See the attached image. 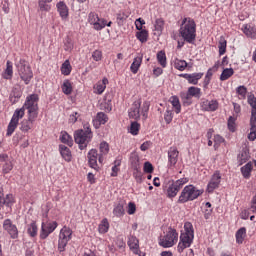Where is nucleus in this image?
<instances>
[{
  "instance_id": "nucleus-1",
  "label": "nucleus",
  "mask_w": 256,
  "mask_h": 256,
  "mask_svg": "<svg viewBox=\"0 0 256 256\" xmlns=\"http://www.w3.org/2000/svg\"><path fill=\"white\" fill-rule=\"evenodd\" d=\"M179 33L186 43H195L197 37V24H195V20L193 18H184Z\"/></svg>"
},
{
  "instance_id": "nucleus-2",
  "label": "nucleus",
  "mask_w": 256,
  "mask_h": 256,
  "mask_svg": "<svg viewBox=\"0 0 256 256\" xmlns=\"http://www.w3.org/2000/svg\"><path fill=\"white\" fill-rule=\"evenodd\" d=\"M193 239H195L193 224H191V222H186L184 224V231H182L180 235V241L177 247L178 253H183L185 249L191 247V245L193 244Z\"/></svg>"
},
{
  "instance_id": "nucleus-3",
  "label": "nucleus",
  "mask_w": 256,
  "mask_h": 256,
  "mask_svg": "<svg viewBox=\"0 0 256 256\" xmlns=\"http://www.w3.org/2000/svg\"><path fill=\"white\" fill-rule=\"evenodd\" d=\"M187 181V178H181L176 181L165 180L162 187L163 190L166 191L167 197H169V199H173V197H177V193L183 189V185H185Z\"/></svg>"
},
{
  "instance_id": "nucleus-4",
  "label": "nucleus",
  "mask_w": 256,
  "mask_h": 256,
  "mask_svg": "<svg viewBox=\"0 0 256 256\" xmlns=\"http://www.w3.org/2000/svg\"><path fill=\"white\" fill-rule=\"evenodd\" d=\"M91 139H93V132H91L89 125H84V129L77 130L74 133V141L77 143L81 151L87 148Z\"/></svg>"
},
{
  "instance_id": "nucleus-5",
  "label": "nucleus",
  "mask_w": 256,
  "mask_h": 256,
  "mask_svg": "<svg viewBox=\"0 0 256 256\" xmlns=\"http://www.w3.org/2000/svg\"><path fill=\"white\" fill-rule=\"evenodd\" d=\"M200 195H203V190L195 188L193 185H187L182 190L178 203H187L189 201H195Z\"/></svg>"
},
{
  "instance_id": "nucleus-6",
  "label": "nucleus",
  "mask_w": 256,
  "mask_h": 256,
  "mask_svg": "<svg viewBox=\"0 0 256 256\" xmlns=\"http://www.w3.org/2000/svg\"><path fill=\"white\" fill-rule=\"evenodd\" d=\"M16 67L22 81H24L25 85H29L31 79H33V71L31 70V66H29L24 59H20L18 62H16Z\"/></svg>"
},
{
  "instance_id": "nucleus-7",
  "label": "nucleus",
  "mask_w": 256,
  "mask_h": 256,
  "mask_svg": "<svg viewBox=\"0 0 256 256\" xmlns=\"http://www.w3.org/2000/svg\"><path fill=\"white\" fill-rule=\"evenodd\" d=\"M23 117H25V106H22V108H17L14 111L7 127V137H11V135L15 133V129H17V126L19 125V120L23 119Z\"/></svg>"
},
{
  "instance_id": "nucleus-8",
  "label": "nucleus",
  "mask_w": 256,
  "mask_h": 256,
  "mask_svg": "<svg viewBox=\"0 0 256 256\" xmlns=\"http://www.w3.org/2000/svg\"><path fill=\"white\" fill-rule=\"evenodd\" d=\"M39 96L37 94H32L26 98L23 105L24 109L28 110V115L33 117H39V106H38Z\"/></svg>"
},
{
  "instance_id": "nucleus-9",
  "label": "nucleus",
  "mask_w": 256,
  "mask_h": 256,
  "mask_svg": "<svg viewBox=\"0 0 256 256\" xmlns=\"http://www.w3.org/2000/svg\"><path fill=\"white\" fill-rule=\"evenodd\" d=\"M179 241V233L173 228H169L166 235L160 239L159 245L164 248L173 247Z\"/></svg>"
},
{
  "instance_id": "nucleus-10",
  "label": "nucleus",
  "mask_w": 256,
  "mask_h": 256,
  "mask_svg": "<svg viewBox=\"0 0 256 256\" xmlns=\"http://www.w3.org/2000/svg\"><path fill=\"white\" fill-rule=\"evenodd\" d=\"M73 235V230L71 228L64 226L60 230L59 239H58V251L63 253L65 251V247H67V243L71 241V237Z\"/></svg>"
},
{
  "instance_id": "nucleus-11",
  "label": "nucleus",
  "mask_w": 256,
  "mask_h": 256,
  "mask_svg": "<svg viewBox=\"0 0 256 256\" xmlns=\"http://www.w3.org/2000/svg\"><path fill=\"white\" fill-rule=\"evenodd\" d=\"M88 22L93 25L95 31H101L107 27V21L105 19H100L99 15L95 12H90L88 15Z\"/></svg>"
},
{
  "instance_id": "nucleus-12",
  "label": "nucleus",
  "mask_w": 256,
  "mask_h": 256,
  "mask_svg": "<svg viewBox=\"0 0 256 256\" xmlns=\"http://www.w3.org/2000/svg\"><path fill=\"white\" fill-rule=\"evenodd\" d=\"M57 222H42L40 230V239H47L53 231L57 229Z\"/></svg>"
},
{
  "instance_id": "nucleus-13",
  "label": "nucleus",
  "mask_w": 256,
  "mask_h": 256,
  "mask_svg": "<svg viewBox=\"0 0 256 256\" xmlns=\"http://www.w3.org/2000/svg\"><path fill=\"white\" fill-rule=\"evenodd\" d=\"M3 229L10 235L11 239H17L19 237V230L17 226L11 222L10 219L4 220Z\"/></svg>"
},
{
  "instance_id": "nucleus-14",
  "label": "nucleus",
  "mask_w": 256,
  "mask_h": 256,
  "mask_svg": "<svg viewBox=\"0 0 256 256\" xmlns=\"http://www.w3.org/2000/svg\"><path fill=\"white\" fill-rule=\"evenodd\" d=\"M38 116H33V114H28L27 119H23L20 123V130H22L23 133H29L31 129H33V123L37 120Z\"/></svg>"
},
{
  "instance_id": "nucleus-15",
  "label": "nucleus",
  "mask_w": 256,
  "mask_h": 256,
  "mask_svg": "<svg viewBox=\"0 0 256 256\" xmlns=\"http://www.w3.org/2000/svg\"><path fill=\"white\" fill-rule=\"evenodd\" d=\"M219 185H221V172L215 171L207 185L208 193H213L214 189H218Z\"/></svg>"
},
{
  "instance_id": "nucleus-16",
  "label": "nucleus",
  "mask_w": 256,
  "mask_h": 256,
  "mask_svg": "<svg viewBox=\"0 0 256 256\" xmlns=\"http://www.w3.org/2000/svg\"><path fill=\"white\" fill-rule=\"evenodd\" d=\"M139 109H141V100H136L128 111L130 119H135V121H137V119L141 117Z\"/></svg>"
},
{
  "instance_id": "nucleus-17",
  "label": "nucleus",
  "mask_w": 256,
  "mask_h": 256,
  "mask_svg": "<svg viewBox=\"0 0 256 256\" xmlns=\"http://www.w3.org/2000/svg\"><path fill=\"white\" fill-rule=\"evenodd\" d=\"M179 161V150L177 147H170L168 150V165L169 167H175Z\"/></svg>"
},
{
  "instance_id": "nucleus-18",
  "label": "nucleus",
  "mask_w": 256,
  "mask_h": 256,
  "mask_svg": "<svg viewBox=\"0 0 256 256\" xmlns=\"http://www.w3.org/2000/svg\"><path fill=\"white\" fill-rule=\"evenodd\" d=\"M202 111H217L219 102L217 100H203L200 104Z\"/></svg>"
},
{
  "instance_id": "nucleus-19",
  "label": "nucleus",
  "mask_w": 256,
  "mask_h": 256,
  "mask_svg": "<svg viewBox=\"0 0 256 256\" xmlns=\"http://www.w3.org/2000/svg\"><path fill=\"white\" fill-rule=\"evenodd\" d=\"M88 164L89 167H91V169H95V171H97V169H99V166L97 165V159H99V153L97 152L96 149H91L88 152Z\"/></svg>"
},
{
  "instance_id": "nucleus-20",
  "label": "nucleus",
  "mask_w": 256,
  "mask_h": 256,
  "mask_svg": "<svg viewBox=\"0 0 256 256\" xmlns=\"http://www.w3.org/2000/svg\"><path fill=\"white\" fill-rule=\"evenodd\" d=\"M179 77H183V79H187L190 85H197L199 80L203 78V72L192 73V74H180Z\"/></svg>"
},
{
  "instance_id": "nucleus-21",
  "label": "nucleus",
  "mask_w": 256,
  "mask_h": 256,
  "mask_svg": "<svg viewBox=\"0 0 256 256\" xmlns=\"http://www.w3.org/2000/svg\"><path fill=\"white\" fill-rule=\"evenodd\" d=\"M13 203H15L13 194H7L6 197H3V191L0 190V211L2 207H12Z\"/></svg>"
},
{
  "instance_id": "nucleus-22",
  "label": "nucleus",
  "mask_w": 256,
  "mask_h": 256,
  "mask_svg": "<svg viewBox=\"0 0 256 256\" xmlns=\"http://www.w3.org/2000/svg\"><path fill=\"white\" fill-rule=\"evenodd\" d=\"M107 155H109V143L104 141V142H101L99 145V154H98L99 163L103 164Z\"/></svg>"
},
{
  "instance_id": "nucleus-23",
  "label": "nucleus",
  "mask_w": 256,
  "mask_h": 256,
  "mask_svg": "<svg viewBox=\"0 0 256 256\" xmlns=\"http://www.w3.org/2000/svg\"><path fill=\"white\" fill-rule=\"evenodd\" d=\"M109 121V117L104 112H98L95 119L93 120V125L95 129H99L101 125H105Z\"/></svg>"
},
{
  "instance_id": "nucleus-24",
  "label": "nucleus",
  "mask_w": 256,
  "mask_h": 256,
  "mask_svg": "<svg viewBox=\"0 0 256 256\" xmlns=\"http://www.w3.org/2000/svg\"><path fill=\"white\" fill-rule=\"evenodd\" d=\"M141 63H143V54H139L133 59V62L130 66V71L133 73V75H137V73H139Z\"/></svg>"
},
{
  "instance_id": "nucleus-25",
  "label": "nucleus",
  "mask_w": 256,
  "mask_h": 256,
  "mask_svg": "<svg viewBox=\"0 0 256 256\" xmlns=\"http://www.w3.org/2000/svg\"><path fill=\"white\" fill-rule=\"evenodd\" d=\"M241 31L248 37V39H256V26L250 24H244Z\"/></svg>"
},
{
  "instance_id": "nucleus-26",
  "label": "nucleus",
  "mask_w": 256,
  "mask_h": 256,
  "mask_svg": "<svg viewBox=\"0 0 256 256\" xmlns=\"http://www.w3.org/2000/svg\"><path fill=\"white\" fill-rule=\"evenodd\" d=\"M56 7L61 19L65 20L67 19V17H69V7H67V4H65V2H58L56 4Z\"/></svg>"
},
{
  "instance_id": "nucleus-27",
  "label": "nucleus",
  "mask_w": 256,
  "mask_h": 256,
  "mask_svg": "<svg viewBox=\"0 0 256 256\" xmlns=\"http://www.w3.org/2000/svg\"><path fill=\"white\" fill-rule=\"evenodd\" d=\"M107 83H109L107 78H103L102 81L96 83L94 85V93H96V95H102L105 89H107Z\"/></svg>"
},
{
  "instance_id": "nucleus-28",
  "label": "nucleus",
  "mask_w": 256,
  "mask_h": 256,
  "mask_svg": "<svg viewBox=\"0 0 256 256\" xmlns=\"http://www.w3.org/2000/svg\"><path fill=\"white\" fill-rule=\"evenodd\" d=\"M2 79L11 81L13 79V64L11 61L6 62V69L2 73Z\"/></svg>"
},
{
  "instance_id": "nucleus-29",
  "label": "nucleus",
  "mask_w": 256,
  "mask_h": 256,
  "mask_svg": "<svg viewBox=\"0 0 256 256\" xmlns=\"http://www.w3.org/2000/svg\"><path fill=\"white\" fill-rule=\"evenodd\" d=\"M21 95H23V92H21V88L19 86L14 87L10 94L11 103H13V104L17 103V101H19V99H21Z\"/></svg>"
},
{
  "instance_id": "nucleus-30",
  "label": "nucleus",
  "mask_w": 256,
  "mask_h": 256,
  "mask_svg": "<svg viewBox=\"0 0 256 256\" xmlns=\"http://www.w3.org/2000/svg\"><path fill=\"white\" fill-rule=\"evenodd\" d=\"M235 237L236 243H238V245L243 244V241H245V237H247V229L245 227L238 229Z\"/></svg>"
},
{
  "instance_id": "nucleus-31",
  "label": "nucleus",
  "mask_w": 256,
  "mask_h": 256,
  "mask_svg": "<svg viewBox=\"0 0 256 256\" xmlns=\"http://www.w3.org/2000/svg\"><path fill=\"white\" fill-rule=\"evenodd\" d=\"M128 246L130 247L131 251L137 253L139 251V239L135 236H130L128 238Z\"/></svg>"
},
{
  "instance_id": "nucleus-32",
  "label": "nucleus",
  "mask_w": 256,
  "mask_h": 256,
  "mask_svg": "<svg viewBox=\"0 0 256 256\" xmlns=\"http://www.w3.org/2000/svg\"><path fill=\"white\" fill-rule=\"evenodd\" d=\"M180 99L184 107H189L193 103V97L188 92H180Z\"/></svg>"
},
{
  "instance_id": "nucleus-33",
  "label": "nucleus",
  "mask_w": 256,
  "mask_h": 256,
  "mask_svg": "<svg viewBox=\"0 0 256 256\" xmlns=\"http://www.w3.org/2000/svg\"><path fill=\"white\" fill-rule=\"evenodd\" d=\"M170 103L177 115L181 113V102L179 101V97L177 96H172L170 97Z\"/></svg>"
},
{
  "instance_id": "nucleus-34",
  "label": "nucleus",
  "mask_w": 256,
  "mask_h": 256,
  "mask_svg": "<svg viewBox=\"0 0 256 256\" xmlns=\"http://www.w3.org/2000/svg\"><path fill=\"white\" fill-rule=\"evenodd\" d=\"M251 171H253V164L251 162H248L241 168V173L244 179H249L251 177Z\"/></svg>"
},
{
  "instance_id": "nucleus-35",
  "label": "nucleus",
  "mask_w": 256,
  "mask_h": 256,
  "mask_svg": "<svg viewBox=\"0 0 256 256\" xmlns=\"http://www.w3.org/2000/svg\"><path fill=\"white\" fill-rule=\"evenodd\" d=\"M59 150L60 154L62 155L63 159H65V161H71V150L69 149V147L65 145H60Z\"/></svg>"
},
{
  "instance_id": "nucleus-36",
  "label": "nucleus",
  "mask_w": 256,
  "mask_h": 256,
  "mask_svg": "<svg viewBox=\"0 0 256 256\" xmlns=\"http://www.w3.org/2000/svg\"><path fill=\"white\" fill-rule=\"evenodd\" d=\"M133 177H134L136 183H143V173L141 172V169L139 168V164L134 165Z\"/></svg>"
},
{
  "instance_id": "nucleus-37",
  "label": "nucleus",
  "mask_w": 256,
  "mask_h": 256,
  "mask_svg": "<svg viewBox=\"0 0 256 256\" xmlns=\"http://www.w3.org/2000/svg\"><path fill=\"white\" fill-rule=\"evenodd\" d=\"M60 141L69 145V147H73V138L67 132H61Z\"/></svg>"
},
{
  "instance_id": "nucleus-38",
  "label": "nucleus",
  "mask_w": 256,
  "mask_h": 256,
  "mask_svg": "<svg viewBox=\"0 0 256 256\" xmlns=\"http://www.w3.org/2000/svg\"><path fill=\"white\" fill-rule=\"evenodd\" d=\"M98 231L102 235L107 233L109 231V220L107 218H104L101 223L98 226Z\"/></svg>"
},
{
  "instance_id": "nucleus-39",
  "label": "nucleus",
  "mask_w": 256,
  "mask_h": 256,
  "mask_svg": "<svg viewBox=\"0 0 256 256\" xmlns=\"http://www.w3.org/2000/svg\"><path fill=\"white\" fill-rule=\"evenodd\" d=\"M233 73H235L233 68L224 69L220 75V81H227V79H229L230 77H233Z\"/></svg>"
},
{
  "instance_id": "nucleus-40",
  "label": "nucleus",
  "mask_w": 256,
  "mask_h": 256,
  "mask_svg": "<svg viewBox=\"0 0 256 256\" xmlns=\"http://www.w3.org/2000/svg\"><path fill=\"white\" fill-rule=\"evenodd\" d=\"M157 61L161 67H167V55L163 51H159L157 53Z\"/></svg>"
},
{
  "instance_id": "nucleus-41",
  "label": "nucleus",
  "mask_w": 256,
  "mask_h": 256,
  "mask_svg": "<svg viewBox=\"0 0 256 256\" xmlns=\"http://www.w3.org/2000/svg\"><path fill=\"white\" fill-rule=\"evenodd\" d=\"M148 37H149V32H147V30H139L136 33V38L140 41V43H147Z\"/></svg>"
},
{
  "instance_id": "nucleus-42",
  "label": "nucleus",
  "mask_w": 256,
  "mask_h": 256,
  "mask_svg": "<svg viewBox=\"0 0 256 256\" xmlns=\"http://www.w3.org/2000/svg\"><path fill=\"white\" fill-rule=\"evenodd\" d=\"M62 91L64 95H71V93H73V86L69 80H65L63 82Z\"/></svg>"
},
{
  "instance_id": "nucleus-43",
  "label": "nucleus",
  "mask_w": 256,
  "mask_h": 256,
  "mask_svg": "<svg viewBox=\"0 0 256 256\" xmlns=\"http://www.w3.org/2000/svg\"><path fill=\"white\" fill-rule=\"evenodd\" d=\"M188 93L191 97H195L196 99L201 98V88L191 86L188 88Z\"/></svg>"
},
{
  "instance_id": "nucleus-44",
  "label": "nucleus",
  "mask_w": 256,
  "mask_h": 256,
  "mask_svg": "<svg viewBox=\"0 0 256 256\" xmlns=\"http://www.w3.org/2000/svg\"><path fill=\"white\" fill-rule=\"evenodd\" d=\"M27 233L30 237H37L38 228L35 222H32L27 226Z\"/></svg>"
},
{
  "instance_id": "nucleus-45",
  "label": "nucleus",
  "mask_w": 256,
  "mask_h": 256,
  "mask_svg": "<svg viewBox=\"0 0 256 256\" xmlns=\"http://www.w3.org/2000/svg\"><path fill=\"white\" fill-rule=\"evenodd\" d=\"M174 67L175 69H178V71H185V69H187V61L176 58L174 61Z\"/></svg>"
},
{
  "instance_id": "nucleus-46",
  "label": "nucleus",
  "mask_w": 256,
  "mask_h": 256,
  "mask_svg": "<svg viewBox=\"0 0 256 256\" xmlns=\"http://www.w3.org/2000/svg\"><path fill=\"white\" fill-rule=\"evenodd\" d=\"M113 215H115V217H123L125 215V208L123 207V204H117L114 206Z\"/></svg>"
},
{
  "instance_id": "nucleus-47",
  "label": "nucleus",
  "mask_w": 256,
  "mask_h": 256,
  "mask_svg": "<svg viewBox=\"0 0 256 256\" xmlns=\"http://www.w3.org/2000/svg\"><path fill=\"white\" fill-rule=\"evenodd\" d=\"M219 55H225L227 51V40L225 38H220L218 43Z\"/></svg>"
},
{
  "instance_id": "nucleus-48",
  "label": "nucleus",
  "mask_w": 256,
  "mask_h": 256,
  "mask_svg": "<svg viewBox=\"0 0 256 256\" xmlns=\"http://www.w3.org/2000/svg\"><path fill=\"white\" fill-rule=\"evenodd\" d=\"M61 73L62 75H71V63L69 60L64 61L61 66Z\"/></svg>"
},
{
  "instance_id": "nucleus-49",
  "label": "nucleus",
  "mask_w": 256,
  "mask_h": 256,
  "mask_svg": "<svg viewBox=\"0 0 256 256\" xmlns=\"http://www.w3.org/2000/svg\"><path fill=\"white\" fill-rule=\"evenodd\" d=\"M141 128V125L137 122H132L128 131L131 133V135H139V129Z\"/></svg>"
},
{
  "instance_id": "nucleus-50",
  "label": "nucleus",
  "mask_w": 256,
  "mask_h": 256,
  "mask_svg": "<svg viewBox=\"0 0 256 256\" xmlns=\"http://www.w3.org/2000/svg\"><path fill=\"white\" fill-rule=\"evenodd\" d=\"M129 18V13L127 12H119L117 14V21L119 25H123V23Z\"/></svg>"
},
{
  "instance_id": "nucleus-51",
  "label": "nucleus",
  "mask_w": 256,
  "mask_h": 256,
  "mask_svg": "<svg viewBox=\"0 0 256 256\" xmlns=\"http://www.w3.org/2000/svg\"><path fill=\"white\" fill-rule=\"evenodd\" d=\"M47 3H50V2H47V0L38 1V6L40 11H51V6L48 5Z\"/></svg>"
},
{
  "instance_id": "nucleus-52",
  "label": "nucleus",
  "mask_w": 256,
  "mask_h": 256,
  "mask_svg": "<svg viewBox=\"0 0 256 256\" xmlns=\"http://www.w3.org/2000/svg\"><path fill=\"white\" fill-rule=\"evenodd\" d=\"M64 51H68L69 53L73 51V40H71L69 37H67L64 41Z\"/></svg>"
},
{
  "instance_id": "nucleus-53",
  "label": "nucleus",
  "mask_w": 256,
  "mask_h": 256,
  "mask_svg": "<svg viewBox=\"0 0 256 256\" xmlns=\"http://www.w3.org/2000/svg\"><path fill=\"white\" fill-rule=\"evenodd\" d=\"M236 93L239 95L240 99H245V97H247V88L245 86H239L236 89Z\"/></svg>"
},
{
  "instance_id": "nucleus-54",
  "label": "nucleus",
  "mask_w": 256,
  "mask_h": 256,
  "mask_svg": "<svg viewBox=\"0 0 256 256\" xmlns=\"http://www.w3.org/2000/svg\"><path fill=\"white\" fill-rule=\"evenodd\" d=\"M221 143H225V138H223L221 135L217 134L214 136V148L218 149L219 145H221Z\"/></svg>"
},
{
  "instance_id": "nucleus-55",
  "label": "nucleus",
  "mask_w": 256,
  "mask_h": 256,
  "mask_svg": "<svg viewBox=\"0 0 256 256\" xmlns=\"http://www.w3.org/2000/svg\"><path fill=\"white\" fill-rule=\"evenodd\" d=\"M235 121H236V119L233 116H230L228 119V129L232 133H235Z\"/></svg>"
},
{
  "instance_id": "nucleus-56",
  "label": "nucleus",
  "mask_w": 256,
  "mask_h": 256,
  "mask_svg": "<svg viewBox=\"0 0 256 256\" xmlns=\"http://www.w3.org/2000/svg\"><path fill=\"white\" fill-rule=\"evenodd\" d=\"M248 103L252 107V112L251 113L256 114V97L249 96L248 97Z\"/></svg>"
},
{
  "instance_id": "nucleus-57",
  "label": "nucleus",
  "mask_w": 256,
  "mask_h": 256,
  "mask_svg": "<svg viewBox=\"0 0 256 256\" xmlns=\"http://www.w3.org/2000/svg\"><path fill=\"white\" fill-rule=\"evenodd\" d=\"M164 121L169 125L171 121H173V112L171 110H167L164 114Z\"/></svg>"
},
{
  "instance_id": "nucleus-58",
  "label": "nucleus",
  "mask_w": 256,
  "mask_h": 256,
  "mask_svg": "<svg viewBox=\"0 0 256 256\" xmlns=\"http://www.w3.org/2000/svg\"><path fill=\"white\" fill-rule=\"evenodd\" d=\"M12 170H13V163L11 162V160H8L3 165V173H9Z\"/></svg>"
},
{
  "instance_id": "nucleus-59",
  "label": "nucleus",
  "mask_w": 256,
  "mask_h": 256,
  "mask_svg": "<svg viewBox=\"0 0 256 256\" xmlns=\"http://www.w3.org/2000/svg\"><path fill=\"white\" fill-rule=\"evenodd\" d=\"M80 115L77 112H72L69 116L68 123H77V119H79Z\"/></svg>"
},
{
  "instance_id": "nucleus-60",
  "label": "nucleus",
  "mask_w": 256,
  "mask_h": 256,
  "mask_svg": "<svg viewBox=\"0 0 256 256\" xmlns=\"http://www.w3.org/2000/svg\"><path fill=\"white\" fill-rule=\"evenodd\" d=\"M92 58L94 59V61H101V59L103 58V53L100 50H95L92 53Z\"/></svg>"
},
{
  "instance_id": "nucleus-61",
  "label": "nucleus",
  "mask_w": 256,
  "mask_h": 256,
  "mask_svg": "<svg viewBox=\"0 0 256 256\" xmlns=\"http://www.w3.org/2000/svg\"><path fill=\"white\" fill-rule=\"evenodd\" d=\"M135 25L138 31H143V25H145V20H143L142 18H138L135 21Z\"/></svg>"
},
{
  "instance_id": "nucleus-62",
  "label": "nucleus",
  "mask_w": 256,
  "mask_h": 256,
  "mask_svg": "<svg viewBox=\"0 0 256 256\" xmlns=\"http://www.w3.org/2000/svg\"><path fill=\"white\" fill-rule=\"evenodd\" d=\"M144 173H153V164H151L150 162H145Z\"/></svg>"
},
{
  "instance_id": "nucleus-63",
  "label": "nucleus",
  "mask_w": 256,
  "mask_h": 256,
  "mask_svg": "<svg viewBox=\"0 0 256 256\" xmlns=\"http://www.w3.org/2000/svg\"><path fill=\"white\" fill-rule=\"evenodd\" d=\"M250 129H256V114L254 112H251Z\"/></svg>"
},
{
  "instance_id": "nucleus-64",
  "label": "nucleus",
  "mask_w": 256,
  "mask_h": 256,
  "mask_svg": "<svg viewBox=\"0 0 256 256\" xmlns=\"http://www.w3.org/2000/svg\"><path fill=\"white\" fill-rule=\"evenodd\" d=\"M249 141H255L256 139V128H250V133L248 134Z\"/></svg>"
}]
</instances>
